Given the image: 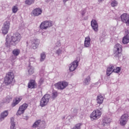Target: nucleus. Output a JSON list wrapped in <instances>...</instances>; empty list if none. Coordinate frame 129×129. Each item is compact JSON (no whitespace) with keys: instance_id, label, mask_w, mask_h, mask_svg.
<instances>
[{"instance_id":"aec40b11","label":"nucleus","mask_w":129,"mask_h":129,"mask_svg":"<svg viewBox=\"0 0 129 129\" xmlns=\"http://www.w3.org/2000/svg\"><path fill=\"white\" fill-rule=\"evenodd\" d=\"M114 67L113 66H109L106 71L107 76H110V75L113 72Z\"/></svg>"},{"instance_id":"20e7f679","label":"nucleus","mask_w":129,"mask_h":129,"mask_svg":"<svg viewBox=\"0 0 129 129\" xmlns=\"http://www.w3.org/2000/svg\"><path fill=\"white\" fill-rule=\"evenodd\" d=\"M51 98V95L49 94H45L40 100V106L41 107H44L46 106L48 103H49V100Z\"/></svg>"},{"instance_id":"bb28decb","label":"nucleus","mask_w":129,"mask_h":129,"mask_svg":"<svg viewBox=\"0 0 129 129\" xmlns=\"http://www.w3.org/2000/svg\"><path fill=\"white\" fill-rule=\"evenodd\" d=\"M90 82V76H88L84 81L83 85H89Z\"/></svg>"},{"instance_id":"423d86ee","label":"nucleus","mask_w":129,"mask_h":129,"mask_svg":"<svg viewBox=\"0 0 129 129\" xmlns=\"http://www.w3.org/2000/svg\"><path fill=\"white\" fill-rule=\"evenodd\" d=\"M101 116V111L99 110H96L93 111V112L90 115V118L91 120H96L98 119L99 117Z\"/></svg>"},{"instance_id":"ea45409f","label":"nucleus","mask_w":129,"mask_h":129,"mask_svg":"<svg viewBox=\"0 0 129 129\" xmlns=\"http://www.w3.org/2000/svg\"><path fill=\"white\" fill-rule=\"evenodd\" d=\"M12 99H13V98L12 97L9 98V97H7L6 98V102L7 103H9L10 102V101H12Z\"/></svg>"},{"instance_id":"de8ad7c7","label":"nucleus","mask_w":129,"mask_h":129,"mask_svg":"<svg viewBox=\"0 0 129 129\" xmlns=\"http://www.w3.org/2000/svg\"><path fill=\"white\" fill-rule=\"evenodd\" d=\"M68 1H69V0H64V4H65V3H66L67 2H68Z\"/></svg>"},{"instance_id":"a18cd8bd","label":"nucleus","mask_w":129,"mask_h":129,"mask_svg":"<svg viewBox=\"0 0 129 129\" xmlns=\"http://www.w3.org/2000/svg\"><path fill=\"white\" fill-rule=\"evenodd\" d=\"M66 117V116H64L62 117L61 118H62V119H65Z\"/></svg>"},{"instance_id":"39448f33","label":"nucleus","mask_w":129,"mask_h":129,"mask_svg":"<svg viewBox=\"0 0 129 129\" xmlns=\"http://www.w3.org/2000/svg\"><path fill=\"white\" fill-rule=\"evenodd\" d=\"M52 26H53V22L50 20H46L41 23L40 28L41 30H47V29L51 28Z\"/></svg>"},{"instance_id":"4be33fe9","label":"nucleus","mask_w":129,"mask_h":129,"mask_svg":"<svg viewBox=\"0 0 129 129\" xmlns=\"http://www.w3.org/2000/svg\"><path fill=\"white\" fill-rule=\"evenodd\" d=\"M22 99H23V98L22 97H17L15 98V101L12 104V106H16L17 104H18L20 103Z\"/></svg>"},{"instance_id":"5701e85b","label":"nucleus","mask_w":129,"mask_h":129,"mask_svg":"<svg viewBox=\"0 0 129 129\" xmlns=\"http://www.w3.org/2000/svg\"><path fill=\"white\" fill-rule=\"evenodd\" d=\"M73 112L74 113V115H72V116L70 115L67 117L66 119L67 120H70V119H71L72 117H74V116H76V114L77 112H78V109L76 108L74 109Z\"/></svg>"},{"instance_id":"6ab92c4d","label":"nucleus","mask_w":129,"mask_h":129,"mask_svg":"<svg viewBox=\"0 0 129 129\" xmlns=\"http://www.w3.org/2000/svg\"><path fill=\"white\" fill-rule=\"evenodd\" d=\"M111 121V120L110 119V118L107 117L104 118L102 121V125H103V126H105V125L109 124Z\"/></svg>"},{"instance_id":"b1692460","label":"nucleus","mask_w":129,"mask_h":129,"mask_svg":"<svg viewBox=\"0 0 129 129\" xmlns=\"http://www.w3.org/2000/svg\"><path fill=\"white\" fill-rule=\"evenodd\" d=\"M27 74L28 75H32L34 73V67H32V66H29L27 68Z\"/></svg>"},{"instance_id":"9d476101","label":"nucleus","mask_w":129,"mask_h":129,"mask_svg":"<svg viewBox=\"0 0 129 129\" xmlns=\"http://www.w3.org/2000/svg\"><path fill=\"white\" fill-rule=\"evenodd\" d=\"M121 20L122 23L126 24V26L129 25V15L126 13L122 14L120 16Z\"/></svg>"},{"instance_id":"7ed1b4c3","label":"nucleus","mask_w":129,"mask_h":129,"mask_svg":"<svg viewBox=\"0 0 129 129\" xmlns=\"http://www.w3.org/2000/svg\"><path fill=\"white\" fill-rule=\"evenodd\" d=\"M14 78H15L14 77V73L9 72L6 75V76L5 78L4 83L6 85H10V84L13 83Z\"/></svg>"},{"instance_id":"c85d7f7f","label":"nucleus","mask_w":129,"mask_h":129,"mask_svg":"<svg viewBox=\"0 0 129 129\" xmlns=\"http://www.w3.org/2000/svg\"><path fill=\"white\" fill-rule=\"evenodd\" d=\"M12 53L14 56H19L20 53H21V50L20 49H15L13 50Z\"/></svg>"},{"instance_id":"a19ab883","label":"nucleus","mask_w":129,"mask_h":129,"mask_svg":"<svg viewBox=\"0 0 129 129\" xmlns=\"http://www.w3.org/2000/svg\"><path fill=\"white\" fill-rule=\"evenodd\" d=\"M86 11L85 10H82V16H84V15L85 14Z\"/></svg>"},{"instance_id":"1a4fd4ad","label":"nucleus","mask_w":129,"mask_h":129,"mask_svg":"<svg viewBox=\"0 0 129 129\" xmlns=\"http://www.w3.org/2000/svg\"><path fill=\"white\" fill-rule=\"evenodd\" d=\"M127 120H128V115L127 114H123L119 119L120 125H125Z\"/></svg>"},{"instance_id":"9b49d317","label":"nucleus","mask_w":129,"mask_h":129,"mask_svg":"<svg viewBox=\"0 0 129 129\" xmlns=\"http://www.w3.org/2000/svg\"><path fill=\"white\" fill-rule=\"evenodd\" d=\"M28 105L27 104H23L21 105L16 113L17 115H21V114H23V113L25 112V110L28 108Z\"/></svg>"},{"instance_id":"c9c22d12","label":"nucleus","mask_w":129,"mask_h":129,"mask_svg":"<svg viewBox=\"0 0 129 129\" xmlns=\"http://www.w3.org/2000/svg\"><path fill=\"white\" fill-rule=\"evenodd\" d=\"M121 69L119 67H116V69H113V72L115 73H119Z\"/></svg>"},{"instance_id":"37998d69","label":"nucleus","mask_w":129,"mask_h":129,"mask_svg":"<svg viewBox=\"0 0 129 129\" xmlns=\"http://www.w3.org/2000/svg\"><path fill=\"white\" fill-rule=\"evenodd\" d=\"M125 34H126V35H127V36H128V35H129V30H126L125 31Z\"/></svg>"},{"instance_id":"c03bdc74","label":"nucleus","mask_w":129,"mask_h":129,"mask_svg":"<svg viewBox=\"0 0 129 129\" xmlns=\"http://www.w3.org/2000/svg\"><path fill=\"white\" fill-rule=\"evenodd\" d=\"M100 40L101 41V42H102V41H103V38H102V37H100Z\"/></svg>"},{"instance_id":"e433bc0d","label":"nucleus","mask_w":129,"mask_h":129,"mask_svg":"<svg viewBox=\"0 0 129 129\" xmlns=\"http://www.w3.org/2000/svg\"><path fill=\"white\" fill-rule=\"evenodd\" d=\"M43 83H44V79L41 78L38 82V85L39 87H40L42 85V84H43Z\"/></svg>"},{"instance_id":"412c9836","label":"nucleus","mask_w":129,"mask_h":129,"mask_svg":"<svg viewBox=\"0 0 129 129\" xmlns=\"http://www.w3.org/2000/svg\"><path fill=\"white\" fill-rule=\"evenodd\" d=\"M10 123V129H17V127L16 126V122H15V119L13 117L11 118Z\"/></svg>"},{"instance_id":"cd10ccee","label":"nucleus","mask_w":129,"mask_h":129,"mask_svg":"<svg viewBox=\"0 0 129 129\" xmlns=\"http://www.w3.org/2000/svg\"><path fill=\"white\" fill-rule=\"evenodd\" d=\"M45 59H46V53L43 52L40 54V62H43V61H45Z\"/></svg>"},{"instance_id":"0eeeda50","label":"nucleus","mask_w":129,"mask_h":129,"mask_svg":"<svg viewBox=\"0 0 129 129\" xmlns=\"http://www.w3.org/2000/svg\"><path fill=\"white\" fill-rule=\"evenodd\" d=\"M54 86L57 89L63 90L68 86V83L67 82H58L54 85Z\"/></svg>"},{"instance_id":"f704fd0d","label":"nucleus","mask_w":129,"mask_h":129,"mask_svg":"<svg viewBox=\"0 0 129 129\" xmlns=\"http://www.w3.org/2000/svg\"><path fill=\"white\" fill-rule=\"evenodd\" d=\"M35 62H36V58L34 57H31L29 58L30 64H32V63H34Z\"/></svg>"},{"instance_id":"7c9ffc66","label":"nucleus","mask_w":129,"mask_h":129,"mask_svg":"<svg viewBox=\"0 0 129 129\" xmlns=\"http://www.w3.org/2000/svg\"><path fill=\"white\" fill-rule=\"evenodd\" d=\"M40 123H41V120H37L32 125V127L36 128L39 126Z\"/></svg>"},{"instance_id":"ddd939ff","label":"nucleus","mask_w":129,"mask_h":129,"mask_svg":"<svg viewBox=\"0 0 129 129\" xmlns=\"http://www.w3.org/2000/svg\"><path fill=\"white\" fill-rule=\"evenodd\" d=\"M91 26L95 32H98V23L96 20H92L91 22Z\"/></svg>"},{"instance_id":"2f4dec72","label":"nucleus","mask_w":129,"mask_h":129,"mask_svg":"<svg viewBox=\"0 0 129 129\" xmlns=\"http://www.w3.org/2000/svg\"><path fill=\"white\" fill-rule=\"evenodd\" d=\"M18 11H19V8L18 7V5L13 6L12 12L13 13V14H16L17 12H18Z\"/></svg>"},{"instance_id":"4c0bfd02","label":"nucleus","mask_w":129,"mask_h":129,"mask_svg":"<svg viewBox=\"0 0 129 129\" xmlns=\"http://www.w3.org/2000/svg\"><path fill=\"white\" fill-rule=\"evenodd\" d=\"M55 47H61V42L60 40H57V42H55Z\"/></svg>"},{"instance_id":"2eb2a0df","label":"nucleus","mask_w":129,"mask_h":129,"mask_svg":"<svg viewBox=\"0 0 129 129\" xmlns=\"http://www.w3.org/2000/svg\"><path fill=\"white\" fill-rule=\"evenodd\" d=\"M90 42H91V39L89 36L85 37L84 44L85 48H89L90 47Z\"/></svg>"},{"instance_id":"dca6fc26","label":"nucleus","mask_w":129,"mask_h":129,"mask_svg":"<svg viewBox=\"0 0 129 129\" xmlns=\"http://www.w3.org/2000/svg\"><path fill=\"white\" fill-rule=\"evenodd\" d=\"M8 115H9V111L5 110L2 112L0 114V122L5 120V118H6Z\"/></svg>"},{"instance_id":"6e6552de","label":"nucleus","mask_w":129,"mask_h":129,"mask_svg":"<svg viewBox=\"0 0 129 129\" xmlns=\"http://www.w3.org/2000/svg\"><path fill=\"white\" fill-rule=\"evenodd\" d=\"M10 30V20L7 21L4 23V26L2 27V31L4 35H7Z\"/></svg>"},{"instance_id":"4468645a","label":"nucleus","mask_w":129,"mask_h":129,"mask_svg":"<svg viewBox=\"0 0 129 129\" xmlns=\"http://www.w3.org/2000/svg\"><path fill=\"white\" fill-rule=\"evenodd\" d=\"M31 47L34 50H36L38 48L40 44V41L38 39H33L31 41Z\"/></svg>"},{"instance_id":"79ce46f5","label":"nucleus","mask_w":129,"mask_h":129,"mask_svg":"<svg viewBox=\"0 0 129 129\" xmlns=\"http://www.w3.org/2000/svg\"><path fill=\"white\" fill-rule=\"evenodd\" d=\"M98 82H99V83H102V82H103V79L101 78V79L99 80Z\"/></svg>"},{"instance_id":"f8f14e48","label":"nucleus","mask_w":129,"mask_h":129,"mask_svg":"<svg viewBox=\"0 0 129 129\" xmlns=\"http://www.w3.org/2000/svg\"><path fill=\"white\" fill-rule=\"evenodd\" d=\"M78 61L77 60H75L73 61L71 64H70L69 66V69L70 71L73 72L75 70L77 69V67H78Z\"/></svg>"},{"instance_id":"72a5a7b5","label":"nucleus","mask_w":129,"mask_h":129,"mask_svg":"<svg viewBox=\"0 0 129 129\" xmlns=\"http://www.w3.org/2000/svg\"><path fill=\"white\" fill-rule=\"evenodd\" d=\"M35 3V0H26L25 5H28L29 6L32 5Z\"/></svg>"},{"instance_id":"a211bd4d","label":"nucleus","mask_w":129,"mask_h":129,"mask_svg":"<svg viewBox=\"0 0 129 129\" xmlns=\"http://www.w3.org/2000/svg\"><path fill=\"white\" fill-rule=\"evenodd\" d=\"M42 14V9L40 8H36L32 11V15L34 17H38Z\"/></svg>"},{"instance_id":"09e8293b","label":"nucleus","mask_w":129,"mask_h":129,"mask_svg":"<svg viewBox=\"0 0 129 129\" xmlns=\"http://www.w3.org/2000/svg\"><path fill=\"white\" fill-rule=\"evenodd\" d=\"M45 127H43L42 128H38V129H44V128H45Z\"/></svg>"},{"instance_id":"58836bf2","label":"nucleus","mask_w":129,"mask_h":129,"mask_svg":"<svg viewBox=\"0 0 129 129\" xmlns=\"http://www.w3.org/2000/svg\"><path fill=\"white\" fill-rule=\"evenodd\" d=\"M56 54L61 55V54H62V50L61 49H57L56 51Z\"/></svg>"},{"instance_id":"473e14b6","label":"nucleus","mask_w":129,"mask_h":129,"mask_svg":"<svg viewBox=\"0 0 129 129\" xmlns=\"http://www.w3.org/2000/svg\"><path fill=\"white\" fill-rule=\"evenodd\" d=\"M118 3H117V1L115 0H113L111 3V6L113 8H115V7H117V5Z\"/></svg>"},{"instance_id":"f257e3e1","label":"nucleus","mask_w":129,"mask_h":129,"mask_svg":"<svg viewBox=\"0 0 129 129\" xmlns=\"http://www.w3.org/2000/svg\"><path fill=\"white\" fill-rule=\"evenodd\" d=\"M21 39H22V36L19 33H16L11 36L8 35L6 37V45L8 48L12 45L16 46L21 41Z\"/></svg>"},{"instance_id":"3c124183","label":"nucleus","mask_w":129,"mask_h":129,"mask_svg":"<svg viewBox=\"0 0 129 129\" xmlns=\"http://www.w3.org/2000/svg\"><path fill=\"white\" fill-rule=\"evenodd\" d=\"M63 3H65V1H64V0H62Z\"/></svg>"},{"instance_id":"8fccbe9b","label":"nucleus","mask_w":129,"mask_h":129,"mask_svg":"<svg viewBox=\"0 0 129 129\" xmlns=\"http://www.w3.org/2000/svg\"><path fill=\"white\" fill-rule=\"evenodd\" d=\"M27 44V46H28V45H29V43H28V42H26Z\"/></svg>"},{"instance_id":"49530a36","label":"nucleus","mask_w":129,"mask_h":129,"mask_svg":"<svg viewBox=\"0 0 129 129\" xmlns=\"http://www.w3.org/2000/svg\"><path fill=\"white\" fill-rule=\"evenodd\" d=\"M104 0H98L99 3H101V2H103Z\"/></svg>"},{"instance_id":"393cba45","label":"nucleus","mask_w":129,"mask_h":129,"mask_svg":"<svg viewBox=\"0 0 129 129\" xmlns=\"http://www.w3.org/2000/svg\"><path fill=\"white\" fill-rule=\"evenodd\" d=\"M122 43L124 45L128 44L129 43V36L127 35H126L123 37L122 39Z\"/></svg>"},{"instance_id":"f03ea898","label":"nucleus","mask_w":129,"mask_h":129,"mask_svg":"<svg viewBox=\"0 0 129 129\" xmlns=\"http://www.w3.org/2000/svg\"><path fill=\"white\" fill-rule=\"evenodd\" d=\"M122 46L120 44H116L114 47V56L116 58H119L121 56Z\"/></svg>"},{"instance_id":"f3484780","label":"nucleus","mask_w":129,"mask_h":129,"mask_svg":"<svg viewBox=\"0 0 129 129\" xmlns=\"http://www.w3.org/2000/svg\"><path fill=\"white\" fill-rule=\"evenodd\" d=\"M36 86H37V84L36 83V81L34 80H30L28 84V88L33 89L34 88H36Z\"/></svg>"},{"instance_id":"c756f323","label":"nucleus","mask_w":129,"mask_h":129,"mask_svg":"<svg viewBox=\"0 0 129 129\" xmlns=\"http://www.w3.org/2000/svg\"><path fill=\"white\" fill-rule=\"evenodd\" d=\"M57 96H58V92H57V91H53L51 94L52 99L54 100V99H55Z\"/></svg>"},{"instance_id":"a878e982","label":"nucleus","mask_w":129,"mask_h":129,"mask_svg":"<svg viewBox=\"0 0 129 129\" xmlns=\"http://www.w3.org/2000/svg\"><path fill=\"white\" fill-rule=\"evenodd\" d=\"M97 103L100 105L102 102H103V97L101 95H98L97 99Z\"/></svg>"}]
</instances>
